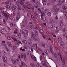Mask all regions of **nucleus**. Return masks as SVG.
Wrapping results in <instances>:
<instances>
[{
  "mask_svg": "<svg viewBox=\"0 0 67 67\" xmlns=\"http://www.w3.org/2000/svg\"><path fill=\"white\" fill-rule=\"evenodd\" d=\"M21 56L22 58H26V54L25 53L21 54Z\"/></svg>",
  "mask_w": 67,
  "mask_h": 67,
  "instance_id": "nucleus-5",
  "label": "nucleus"
},
{
  "mask_svg": "<svg viewBox=\"0 0 67 67\" xmlns=\"http://www.w3.org/2000/svg\"><path fill=\"white\" fill-rule=\"evenodd\" d=\"M20 18V15H18L16 16V19L17 20H18Z\"/></svg>",
  "mask_w": 67,
  "mask_h": 67,
  "instance_id": "nucleus-14",
  "label": "nucleus"
},
{
  "mask_svg": "<svg viewBox=\"0 0 67 67\" xmlns=\"http://www.w3.org/2000/svg\"><path fill=\"white\" fill-rule=\"evenodd\" d=\"M55 23V21H54L53 20L51 19V21L50 22V23Z\"/></svg>",
  "mask_w": 67,
  "mask_h": 67,
  "instance_id": "nucleus-28",
  "label": "nucleus"
},
{
  "mask_svg": "<svg viewBox=\"0 0 67 67\" xmlns=\"http://www.w3.org/2000/svg\"><path fill=\"white\" fill-rule=\"evenodd\" d=\"M12 9L13 11L15 12L16 10V6H14L12 8Z\"/></svg>",
  "mask_w": 67,
  "mask_h": 67,
  "instance_id": "nucleus-12",
  "label": "nucleus"
},
{
  "mask_svg": "<svg viewBox=\"0 0 67 67\" xmlns=\"http://www.w3.org/2000/svg\"><path fill=\"white\" fill-rule=\"evenodd\" d=\"M23 23H24L25 24H27V21L26 20H24L23 21Z\"/></svg>",
  "mask_w": 67,
  "mask_h": 67,
  "instance_id": "nucleus-23",
  "label": "nucleus"
},
{
  "mask_svg": "<svg viewBox=\"0 0 67 67\" xmlns=\"http://www.w3.org/2000/svg\"><path fill=\"white\" fill-rule=\"evenodd\" d=\"M9 3V1H7L6 2H5V4H8Z\"/></svg>",
  "mask_w": 67,
  "mask_h": 67,
  "instance_id": "nucleus-38",
  "label": "nucleus"
},
{
  "mask_svg": "<svg viewBox=\"0 0 67 67\" xmlns=\"http://www.w3.org/2000/svg\"><path fill=\"white\" fill-rule=\"evenodd\" d=\"M32 1L34 3H36V2H35V0H32Z\"/></svg>",
  "mask_w": 67,
  "mask_h": 67,
  "instance_id": "nucleus-59",
  "label": "nucleus"
},
{
  "mask_svg": "<svg viewBox=\"0 0 67 67\" xmlns=\"http://www.w3.org/2000/svg\"><path fill=\"white\" fill-rule=\"evenodd\" d=\"M20 51H25V49H22V48L21 47L20 49Z\"/></svg>",
  "mask_w": 67,
  "mask_h": 67,
  "instance_id": "nucleus-46",
  "label": "nucleus"
},
{
  "mask_svg": "<svg viewBox=\"0 0 67 67\" xmlns=\"http://www.w3.org/2000/svg\"><path fill=\"white\" fill-rule=\"evenodd\" d=\"M27 54L28 55H30V54H31V52H30L28 51L27 52Z\"/></svg>",
  "mask_w": 67,
  "mask_h": 67,
  "instance_id": "nucleus-47",
  "label": "nucleus"
},
{
  "mask_svg": "<svg viewBox=\"0 0 67 67\" xmlns=\"http://www.w3.org/2000/svg\"><path fill=\"white\" fill-rule=\"evenodd\" d=\"M42 45L43 47H45V44H42Z\"/></svg>",
  "mask_w": 67,
  "mask_h": 67,
  "instance_id": "nucleus-61",
  "label": "nucleus"
},
{
  "mask_svg": "<svg viewBox=\"0 0 67 67\" xmlns=\"http://www.w3.org/2000/svg\"><path fill=\"white\" fill-rule=\"evenodd\" d=\"M41 14L43 15H45V13H44L43 11L41 12Z\"/></svg>",
  "mask_w": 67,
  "mask_h": 67,
  "instance_id": "nucleus-37",
  "label": "nucleus"
},
{
  "mask_svg": "<svg viewBox=\"0 0 67 67\" xmlns=\"http://www.w3.org/2000/svg\"><path fill=\"white\" fill-rule=\"evenodd\" d=\"M58 32H59V30H57L55 31V33H58Z\"/></svg>",
  "mask_w": 67,
  "mask_h": 67,
  "instance_id": "nucleus-52",
  "label": "nucleus"
},
{
  "mask_svg": "<svg viewBox=\"0 0 67 67\" xmlns=\"http://www.w3.org/2000/svg\"><path fill=\"white\" fill-rule=\"evenodd\" d=\"M15 26V25L14 24L12 23L10 24V26H11V27H12V26H13V27H14Z\"/></svg>",
  "mask_w": 67,
  "mask_h": 67,
  "instance_id": "nucleus-20",
  "label": "nucleus"
},
{
  "mask_svg": "<svg viewBox=\"0 0 67 67\" xmlns=\"http://www.w3.org/2000/svg\"><path fill=\"white\" fill-rule=\"evenodd\" d=\"M5 8L7 9H9V8H10V6L8 5H6L5 6Z\"/></svg>",
  "mask_w": 67,
  "mask_h": 67,
  "instance_id": "nucleus-45",
  "label": "nucleus"
},
{
  "mask_svg": "<svg viewBox=\"0 0 67 67\" xmlns=\"http://www.w3.org/2000/svg\"><path fill=\"white\" fill-rule=\"evenodd\" d=\"M60 58L62 60V63L63 64V67H64L65 66V60L64 59H63V60L62 59V57L60 56Z\"/></svg>",
  "mask_w": 67,
  "mask_h": 67,
  "instance_id": "nucleus-8",
  "label": "nucleus"
},
{
  "mask_svg": "<svg viewBox=\"0 0 67 67\" xmlns=\"http://www.w3.org/2000/svg\"><path fill=\"white\" fill-rule=\"evenodd\" d=\"M34 7H31V10L32 11V12H34Z\"/></svg>",
  "mask_w": 67,
  "mask_h": 67,
  "instance_id": "nucleus-41",
  "label": "nucleus"
},
{
  "mask_svg": "<svg viewBox=\"0 0 67 67\" xmlns=\"http://www.w3.org/2000/svg\"><path fill=\"white\" fill-rule=\"evenodd\" d=\"M59 10H60V9L59 8H56L55 7H53L52 11L53 14V15H56L57 13Z\"/></svg>",
  "mask_w": 67,
  "mask_h": 67,
  "instance_id": "nucleus-1",
  "label": "nucleus"
},
{
  "mask_svg": "<svg viewBox=\"0 0 67 67\" xmlns=\"http://www.w3.org/2000/svg\"><path fill=\"white\" fill-rule=\"evenodd\" d=\"M24 34H25V35H28V31L27 30H25L24 31Z\"/></svg>",
  "mask_w": 67,
  "mask_h": 67,
  "instance_id": "nucleus-13",
  "label": "nucleus"
},
{
  "mask_svg": "<svg viewBox=\"0 0 67 67\" xmlns=\"http://www.w3.org/2000/svg\"><path fill=\"white\" fill-rule=\"evenodd\" d=\"M40 33H43L44 31L42 30H40Z\"/></svg>",
  "mask_w": 67,
  "mask_h": 67,
  "instance_id": "nucleus-44",
  "label": "nucleus"
},
{
  "mask_svg": "<svg viewBox=\"0 0 67 67\" xmlns=\"http://www.w3.org/2000/svg\"><path fill=\"white\" fill-rule=\"evenodd\" d=\"M41 19L43 21H44L46 20V17H43L41 18Z\"/></svg>",
  "mask_w": 67,
  "mask_h": 67,
  "instance_id": "nucleus-16",
  "label": "nucleus"
},
{
  "mask_svg": "<svg viewBox=\"0 0 67 67\" xmlns=\"http://www.w3.org/2000/svg\"><path fill=\"white\" fill-rule=\"evenodd\" d=\"M15 44L16 45H19L20 43H19V42L16 41L15 43Z\"/></svg>",
  "mask_w": 67,
  "mask_h": 67,
  "instance_id": "nucleus-34",
  "label": "nucleus"
},
{
  "mask_svg": "<svg viewBox=\"0 0 67 67\" xmlns=\"http://www.w3.org/2000/svg\"><path fill=\"white\" fill-rule=\"evenodd\" d=\"M22 42L23 44H24V45H26L27 43V41L25 40H23Z\"/></svg>",
  "mask_w": 67,
  "mask_h": 67,
  "instance_id": "nucleus-10",
  "label": "nucleus"
},
{
  "mask_svg": "<svg viewBox=\"0 0 67 67\" xmlns=\"http://www.w3.org/2000/svg\"><path fill=\"white\" fill-rule=\"evenodd\" d=\"M42 2L43 5H46V2L44 0L42 1Z\"/></svg>",
  "mask_w": 67,
  "mask_h": 67,
  "instance_id": "nucleus-22",
  "label": "nucleus"
},
{
  "mask_svg": "<svg viewBox=\"0 0 67 67\" xmlns=\"http://www.w3.org/2000/svg\"><path fill=\"white\" fill-rule=\"evenodd\" d=\"M21 64L23 66H26V64H25L24 62H23L21 61Z\"/></svg>",
  "mask_w": 67,
  "mask_h": 67,
  "instance_id": "nucleus-18",
  "label": "nucleus"
},
{
  "mask_svg": "<svg viewBox=\"0 0 67 67\" xmlns=\"http://www.w3.org/2000/svg\"><path fill=\"white\" fill-rule=\"evenodd\" d=\"M31 17L32 18L33 20H35V18L34 17V16H33V15H31Z\"/></svg>",
  "mask_w": 67,
  "mask_h": 67,
  "instance_id": "nucleus-43",
  "label": "nucleus"
},
{
  "mask_svg": "<svg viewBox=\"0 0 67 67\" xmlns=\"http://www.w3.org/2000/svg\"><path fill=\"white\" fill-rule=\"evenodd\" d=\"M47 14L49 16H51V15H52V14H51V12H49L47 13Z\"/></svg>",
  "mask_w": 67,
  "mask_h": 67,
  "instance_id": "nucleus-36",
  "label": "nucleus"
},
{
  "mask_svg": "<svg viewBox=\"0 0 67 67\" xmlns=\"http://www.w3.org/2000/svg\"><path fill=\"white\" fill-rule=\"evenodd\" d=\"M43 58V57L42 56H41L40 57V59L41 60H42Z\"/></svg>",
  "mask_w": 67,
  "mask_h": 67,
  "instance_id": "nucleus-54",
  "label": "nucleus"
},
{
  "mask_svg": "<svg viewBox=\"0 0 67 67\" xmlns=\"http://www.w3.org/2000/svg\"><path fill=\"white\" fill-rule=\"evenodd\" d=\"M24 37L25 38H27V36L26 35H24Z\"/></svg>",
  "mask_w": 67,
  "mask_h": 67,
  "instance_id": "nucleus-53",
  "label": "nucleus"
},
{
  "mask_svg": "<svg viewBox=\"0 0 67 67\" xmlns=\"http://www.w3.org/2000/svg\"><path fill=\"white\" fill-rule=\"evenodd\" d=\"M41 64L45 67H48V66H47V65H46V62H44V61H42L41 62Z\"/></svg>",
  "mask_w": 67,
  "mask_h": 67,
  "instance_id": "nucleus-6",
  "label": "nucleus"
},
{
  "mask_svg": "<svg viewBox=\"0 0 67 67\" xmlns=\"http://www.w3.org/2000/svg\"><path fill=\"white\" fill-rule=\"evenodd\" d=\"M30 65L32 67H35V64L33 63H30Z\"/></svg>",
  "mask_w": 67,
  "mask_h": 67,
  "instance_id": "nucleus-29",
  "label": "nucleus"
},
{
  "mask_svg": "<svg viewBox=\"0 0 67 67\" xmlns=\"http://www.w3.org/2000/svg\"><path fill=\"white\" fill-rule=\"evenodd\" d=\"M9 19L10 20H13V17L10 16L9 18Z\"/></svg>",
  "mask_w": 67,
  "mask_h": 67,
  "instance_id": "nucleus-40",
  "label": "nucleus"
},
{
  "mask_svg": "<svg viewBox=\"0 0 67 67\" xmlns=\"http://www.w3.org/2000/svg\"><path fill=\"white\" fill-rule=\"evenodd\" d=\"M31 37L35 41H37V39L36 38V36L34 34H33L31 36Z\"/></svg>",
  "mask_w": 67,
  "mask_h": 67,
  "instance_id": "nucleus-2",
  "label": "nucleus"
},
{
  "mask_svg": "<svg viewBox=\"0 0 67 67\" xmlns=\"http://www.w3.org/2000/svg\"><path fill=\"white\" fill-rule=\"evenodd\" d=\"M28 40L29 41V42H28V44H32V40L30 38H29Z\"/></svg>",
  "mask_w": 67,
  "mask_h": 67,
  "instance_id": "nucleus-19",
  "label": "nucleus"
},
{
  "mask_svg": "<svg viewBox=\"0 0 67 67\" xmlns=\"http://www.w3.org/2000/svg\"><path fill=\"white\" fill-rule=\"evenodd\" d=\"M14 65V64H15V63H16V60H13L12 61Z\"/></svg>",
  "mask_w": 67,
  "mask_h": 67,
  "instance_id": "nucleus-32",
  "label": "nucleus"
},
{
  "mask_svg": "<svg viewBox=\"0 0 67 67\" xmlns=\"http://www.w3.org/2000/svg\"><path fill=\"white\" fill-rule=\"evenodd\" d=\"M30 48H31V51L32 52H33V48H31V47H30Z\"/></svg>",
  "mask_w": 67,
  "mask_h": 67,
  "instance_id": "nucleus-60",
  "label": "nucleus"
},
{
  "mask_svg": "<svg viewBox=\"0 0 67 67\" xmlns=\"http://www.w3.org/2000/svg\"><path fill=\"white\" fill-rule=\"evenodd\" d=\"M58 39L59 41H62V39L60 37H58Z\"/></svg>",
  "mask_w": 67,
  "mask_h": 67,
  "instance_id": "nucleus-51",
  "label": "nucleus"
},
{
  "mask_svg": "<svg viewBox=\"0 0 67 67\" xmlns=\"http://www.w3.org/2000/svg\"><path fill=\"white\" fill-rule=\"evenodd\" d=\"M3 45L5 47H7V45L6 44H4Z\"/></svg>",
  "mask_w": 67,
  "mask_h": 67,
  "instance_id": "nucleus-64",
  "label": "nucleus"
},
{
  "mask_svg": "<svg viewBox=\"0 0 67 67\" xmlns=\"http://www.w3.org/2000/svg\"><path fill=\"white\" fill-rule=\"evenodd\" d=\"M16 48V47L15 46H14L13 47V50H15Z\"/></svg>",
  "mask_w": 67,
  "mask_h": 67,
  "instance_id": "nucleus-35",
  "label": "nucleus"
},
{
  "mask_svg": "<svg viewBox=\"0 0 67 67\" xmlns=\"http://www.w3.org/2000/svg\"><path fill=\"white\" fill-rule=\"evenodd\" d=\"M20 3L21 4H24V2H23V1H22V0L20 1Z\"/></svg>",
  "mask_w": 67,
  "mask_h": 67,
  "instance_id": "nucleus-31",
  "label": "nucleus"
},
{
  "mask_svg": "<svg viewBox=\"0 0 67 67\" xmlns=\"http://www.w3.org/2000/svg\"><path fill=\"white\" fill-rule=\"evenodd\" d=\"M55 18V20H58V16H56Z\"/></svg>",
  "mask_w": 67,
  "mask_h": 67,
  "instance_id": "nucleus-58",
  "label": "nucleus"
},
{
  "mask_svg": "<svg viewBox=\"0 0 67 67\" xmlns=\"http://www.w3.org/2000/svg\"><path fill=\"white\" fill-rule=\"evenodd\" d=\"M62 9L63 10H66L67 9V7L66 6H65L64 5H63L62 7Z\"/></svg>",
  "mask_w": 67,
  "mask_h": 67,
  "instance_id": "nucleus-27",
  "label": "nucleus"
},
{
  "mask_svg": "<svg viewBox=\"0 0 67 67\" xmlns=\"http://www.w3.org/2000/svg\"><path fill=\"white\" fill-rule=\"evenodd\" d=\"M33 59L35 61H36V58L34 56V57Z\"/></svg>",
  "mask_w": 67,
  "mask_h": 67,
  "instance_id": "nucleus-57",
  "label": "nucleus"
},
{
  "mask_svg": "<svg viewBox=\"0 0 67 67\" xmlns=\"http://www.w3.org/2000/svg\"><path fill=\"white\" fill-rule=\"evenodd\" d=\"M8 46L9 47H12V44H10V45H8Z\"/></svg>",
  "mask_w": 67,
  "mask_h": 67,
  "instance_id": "nucleus-63",
  "label": "nucleus"
},
{
  "mask_svg": "<svg viewBox=\"0 0 67 67\" xmlns=\"http://www.w3.org/2000/svg\"><path fill=\"white\" fill-rule=\"evenodd\" d=\"M20 32L21 33H22V34H24V31H23V30H20Z\"/></svg>",
  "mask_w": 67,
  "mask_h": 67,
  "instance_id": "nucleus-56",
  "label": "nucleus"
},
{
  "mask_svg": "<svg viewBox=\"0 0 67 67\" xmlns=\"http://www.w3.org/2000/svg\"><path fill=\"white\" fill-rule=\"evenodd\" d=\"M55 27V25L54 24H53L51 26V28L52 29L53 27Z\"/></svg>",
  "mask_w": 67,
  "mask_h": 67,
  "instance_id": "nucleus-33",
  "label": "nucleus"
},
{
  "mask_svg": "<svg viewBox=\"0 0 67 67\" xmlns=\"http://www.w3.org/2000/svg\"><path fill=\"white\" fill-rule=\"evenodd\" d=\"M17 8L18 10H21V7L19 5H17Z\"/></svg>",
  "mask_w": 67,
  "mask_h": 67,
  "instance_id": "nucleus-24",
  "label": "nucleus"
},
{
  "mask_svg": "<svg viewBox=\"0 0 67 67\" xmlns=\"http://www.w3.org/2000/svg\"><path fill=\"white\" fill-rule=\"evenodd\" d=\"M2 51L4 55H6V54H7V53L5 52V51H4V50H2Z\"/></svg>",
  "mask_w": 67,
  "mask_h": 67,
  "instance_id": "nucleus-42",
  "label": "nucleus"
},
{
  "mask_svg": "<svg viewBox=\"0 0 67 67\" xmlns=\"http://www.w3.org/2000/svg\"><path fill=\"white\" fill-rule=\"evenodd\" d=\"M18 32V30L16 29V30L14 32V33L15 34H16Z\"/></svg>",
  "mask_w": 67,
  "mask_h": 67,
  "instance_id": "nucleus-48",
  "label": "nucleus"
},
{
  "mask_svg": "<svg viewBox=\"0 0 67 67\" xmlns=\"http://www.w3.org/2000/svg\"><path fill=\"white\" fill-rule=\"evenodd\" d=\"M7 38L8 40H11V37L10 36H7Z\"/></svg>",
  "mask_w": 67,
  "mask_h": 67,
  "instance_id": "nucleus-25",
  "label": "nucleus"
},
{
  "mask_svg": "<svg viewBox=\"0 0 67 67\" xmlns=\"http://www.w3.org/2000/svg\"><path fill=\"white\" fill-rule=\"evenodd\" d=\"M2 33H5V32H7V31L5 28H3L2 30Z\"/></svg>",
  "mask_w": 67,
  "mask_h": 67,
  "instance_id": "nucleus-17",
  "label": "nucleus"
},
{
  "mask_svg": "<svg viewBox=\"0 0 67 67\" xmlns=\"http://www.w3.org/2000/svg\"><path fill=\"white\" fill-rule=\"evenodd\" d=\"M13 39L14 40V41H18V40L16 39V38H13Z\"/></svg>",
  "mask_w": 67,
  "mask_h": 67,
  "instance_id": "nucleus-55",
  "label": "nucleus"
},
{
  "mask_svg": "<svg viewBox=\"0 0 67 67\" xmlns=\"http://www.w3.org/2000/svg\"><path fill=\"white\" fill-rule=\"evenodd\" d=\"M16 63H20L21 62V59H18L16 60Z\"/></svg>",
  "mask_w": 67,
  "mask_h": 67,
  "instance_id": "nucleus-15",
  "label": "nucleus"
},
{
  "mask_svg": "<svg viewBox=\"0 0 67 67\" xmlns=\"http://www.w3.org/2000/svg\"><path fill=\"white\" fill-rule=\"evenodd\" d=\"M35 34L36 35H38V32L37 31H35Z\"/></svg>",
  "mask_w": 67,
  "mask_h": 67,
  "instance_id": "nucleus-39",
  "label": "nucleus"
},
{
  "mask_svg": "<svg viewBox=\"0 0 67 67\" xmlns=\"http://www.w3.org/2000/svg\"><path fill=\"white\" fill-rule=\"evenodd\" d=\"M23 7H24V8H27L28 9H30V7L29 5H26V6H24V5H23Z\"/></svg>",
  "mask_w": 67,
  "mask_h": 67,
  "instance_id": "nucleus-26",
  "label": "nucleus"
},
{
  "mask_svg": "<svg viewBox=\"0 0 67 67\" xmlns=\"http://www.w3.org/2000/svg\"><path fill=\"white\" fill-rule=\"evenodd\" d=\"M60 44L61 46H65V43L64 42L62 41L60 43Z\"/></svg>",
  "mask_w": 67,
  "mask_h": 67,
  "instance_id": "nucleus-9",
  "label": "nucleus"
},
{
  "mask_svg": "<svg viewBox=\"0 0 67 67\" xmlns=\"http://www.w3.org/2000/svg\"><path fill=\"white\" fill-rule=\"evenodd\" d=\"M64 18H66V17H67V13L65 14L64 15Z\"/></svg>",
  "mask_w": 67,
  "mask_h": 67,
  "instance_id": "nucleus-50",
  "label": "nucleus"
},
{
  "mask_svg": "<svg viewBox=\"0 0 67 67\" xmlns=\"http://www.w3.org/2000/svg\"><path fill=\"white\" fill-rule=\"evenodd\" d=\"M2 15H3L5 17H6V18H8L9 16V15H8L6 13H3L2 14Z\"/></svg>",
  "mask_w": 67,
  "mask_h": 67,
  "instance_id": "nucleus-4",
  "label": "nucleus"
},
{
  "mask_svg": "<svg viewBox=\"0 0 67 67\" xmlns=\"http://www.w3.org/2000/svg\"><path fill=\"white\" fill-rule=\"evenodd\" d=\"M37 65H38V67H41V66L40 65V64H39L37 63Z\"/></svg>",
  "mask_w": 67,
  "mask_h": 67,
  "instance_id": "nucleus-62",
  "label": "nucleus"
},
{
  "mask_svg": "<svg viewBox=\"0 0 67 67\" xmlns=\"http://www.w3.org/2000/svg\"><path fill=\"white\" fill-rule=\"evenodd\" d=\"M66 29L65 28H64L62 30V31L63 32H65V31H66Z\"/></svg>",
  "mask_w": 67,
  "mask_h": 67,
  "instance_id": "nucleus-49",
  "label": "nucleus"
},
{
  "mask_svg": "<svg viewBox=\"0 0 67 67\" xmlns=\"http://www.w3.org/2000/svg\"><path fill=\"white\" fill-rule=\"evenodd\" d=\"M44 52L47 55H49L50 53V51L48 50L45 49Z\"/></svg>",
  "mask_w": 67,
  "mask_h": 67,
  "instance_id": "nucleus-7",
  "label": "nucleus"
},
{
  "mask_svg": "<svg viewBox=\"0 0 67 67\" xmlns=\"http://www.w3.org/2000/svg\"><path fill=\"white\" fill-rule=\"evenodd\" d=\"M30 27L31 28V29L32 30H34V29H35V28L33 25L30 26Z\"/></svg>",
  "mask_w": 67,
  "mask_h": 67,
  "instance_id": "nucleus-30",
  "label": "nucleus"
},
{
  "mask_svg": "<svg viewBox=\"0 0 67 67\" xmlns=\"http://www.w3.org/2000/svg\"><path fill=\"white\" fill-rule=\"evenodd\" d=\"M18 38H21V34L19 33L18 35Z\"/></svg>",
  "mask_w": 67,
  "mask_h": 67,
  "instance_id": "nucleus-21",
  "label": "nucleus"
},
{
  "mask_svg": "<svg viewBox=\"0 0 67 67\" xmlns=\"http://www.w3.org/2000/svg\"><path fill=\"white\" fill-rule=\"evenodd\" d=\"M2 58L3 59L4 62L5 63H6L7 62V57H6L5 56H4L2 57Z\"/></svg>",
  "mask_w": 67,
  "mask_h": 67,
  "instance_id": "nucleus-3",
  "label": "nucleus"
},
{
  "mask_svg": "<svg viewBox=\"0 0 67 67\" xmlns=\"http://www.w3.org/2000/svg\"><path fill=\"white\" fill-rule=\"evenodd\" d=\"M59 25L60 27H62L64 25V24L63 21H61Z\"/></svg>",
  "mask_w": 67,
  "mask_h": 67,
  "instance_id": "nucleus-11",
  "label": "nucleus"
}]
</instances>
